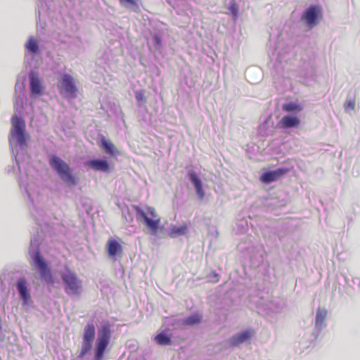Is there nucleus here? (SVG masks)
<instances>
[{"mask_svg": "<svg viewBox=\"0 0 360 360\" xmlns=\"http://www.w3.org/2000/svg\"><path fill=\"white\" fill-rule=\"evenodd\" d=\"M283 110L285 112H300L302 110V108L300 105L294 103V102H288L285 103L283 105Z\"/></svg>", "mask_w": 360, "mask_h": 360, "instance_id": "36", "label": "nucleus"}, {"mask_svg": "<svg viewBox=\"0 0 360 360\" xmlns=\"http://www.w3.org/2000/svg\"><path fill=\"white\" fill-rule=\"evenodd\" d=\"M188 178L194 186L197 195L200 199H203L205 197V191L202 187V183L201 179L198 176L197 173L194 170H190L188 172Z\"/></svg>", "mask_w": 360, "mask_h": 360, "instance_id": "21", "label": "nucleus"}, {"mask_svg": "<svg viewBox=\"0 0 360 360\" xmlns=\"http://www.w3.org/2000/svg\"><path fill=\"white\" fill-rule=\"evenodd\" d=\"M137 220H143L147 228L151 231L152 234L155 235L158 233L160 219V218H150L146 212L141 207H137Z\"/></svg>", "mask_w": 360, "mask_h": 360, "instance_id": "16", "label": "nucleus"}, {"mask_svg": "<svg viewBox=\"0 0 360 360\" xmlns=\"http://www.w3.org/2000/svg\"><path fill=\"white\" fill-rule=\"evenodd\" d=\"M108 254L110 257L116 259L117 257H121L122 255V247L118 241L115 239H110L107 245Z\"/></svg>", "mask_w": 360, "mask_h": 360, "instance_id": "23", "label": "nucleus"}, {"mask_svg": "<svg viewBox=\"0 0 360 360\" xmlns=\"http://www.w3.org/2000/svg\"><path fill=\"white\" fill-rule=\"evenodd\" d=\"M328 311L326 309H319L316 314L314 329L313 335L314 339L321 333L323 328L326 326L325 320L327 316Z\"/></svg>", "mask_w": 360, "mask_h": 360, "instance_id": "19", "label": "nucleus"}, {"mask_svg": "<svg viewBox=\"0 0 360 360\" xmlns=\"http://www.w3.org/2000/svg\"><path fill=\"white\" fill-rule=\"evenodd\" d=\"M61 280L63 283L64 291L70 297L80 296L83 292V281L72 271L65 266L64 271L60 272Z\"/></svg>", "mask_w": 360, "mask_h": 360, "instance_id": "7", "label": "nucleus"}, {"mask_svg": "<svg viewBox=\"0 0 360 360\" xmlns=\"http://www.w3.org/2000/svg\"><path fill=\"white\" fill-rule=\"evenodd\" d=\"M147 213L151 217L150 218H158L155 210L152 207H146Z\"/></svg>", "mask_w": 360, "mask_h": 360, "instance_id": "37", "label": "nucleus"}, {"mask_svg": "<svg viewBox=\"0 0 360 360\" xmlns=\"http://www.w3.org/2000/svg\"><path fill=\"white\" fill-rule=\"evenodd\" d=\"M238 251L249 262L253 269L259 267L264 262L265 251L262 245H255L250 237H245L238 244Z\"/></svg>", "mask_w": 360, "mask_h": 360, "instance_id": "4", "label": "nucleus"}, {"mask_svg": "<svg viewBox=\"0 0 360 360\" xmlns=\"http://www.w3.org/2000/svg\"><path fill=\"white\" fill-rule=\"evenodd\" d=\"M139 207L137 205H131V206H124L122 208V214L126 222L131 223L134 220V213H135L136 218L137 219V210Z\"/></svg>", "mask_w": 360, "mask_h": 360, "instance_id": "26", "label": "nucleus"}, {"mask_svg": "<svg viewBox=\"0 0 360 360\" xmlns=\"http://www.w3.org/2000/svg\"><path fill=\"white\" fill-rule=\"evenodd\" d=\"M322 18L323 7L319 4H311L304 10L301 20L311 30L319 24Z\"/></svg>", "mask_w": 360, "mask_h": 360, "instance_id": "10", "label": "nucleus"}, {"mask_svg": "<svg viewBox=\"0 0 360 360\" xmlns=\"http://www.w3.org/2000/svg\"><path fill=\"white\" fill-rule=\"evenodd\" d=\"M271 204L275 207H283L288 203V198L283 192H279L275 198L271 199Z\"/></svg>", "mask_w": 360, "mask_h": 360, "instance_id": "30", "label": "nucleus"}, {"mask_svg": "<svg viewBox=\"0 0 360 360\" xmlns=\"http://www.w3.org/2000/svg\"><path fill=\"white\" fill-rule=\"evenodd\" d=\"M135 97L139 102L144 101V93L142 91H136Z\"/></svg>", "mask_w": 360, "mask_h": 360, "instance_id": "39", "label": "nucleus"}, {"mask_svg": "<svg viewBox=\"0 0 360 360\" xmlns=\"http://www.w3.org/2000/svg\"><path fill=\"white\" fill-rule=\"evenodd\" d=\"M346 283L356 291H360V278L351 276L349 278L347 276H344Z\"/></svg>", "mask_w": 360, "mask_h": 360, "instance_id": "34", "label": "nucleus"}, {"mask_svg": "<svg viewBox=\"0 0 360 360\" xmlns=\"http://www.w3.org/2000/svg\"><path fill=\"white\" fill-rule=\"evenodd\" d=\"M18 183L20 186V188H23L25 193L27 195V198H29L32 205V210H30V214L34 218V219L36 221V224L39 226L41 227V221H44V212L43 210L39 209L34 204L33 198L32 196V193L30 191V184L25 182L22 177L20 176L18 177Z\"/></svg>", "mask_w": 360, "mask_h": 360, "instance_id": "12", "label": "nucleus"}, {"mask_svg": "<svg viewBox=\"0 0 360 360\" xmlns=\"http://www.w3.org/2000/svg\"><path fill=\"white\" fill-rule=\"evenodd\" d=\"M95 335L94 324L92 322L88 323L84 328L81 351L77 356L78 359H83L92 349Z\"/></svg>", "mask_w": 360, "mask_h": 360, "instance_id": "11", "label": "nucleus"}, {"mask_svg": "<svg viewBox=\"0 0 360 360\" xmlns=\"http://www.w3.org/2000/svg\"><path fill=\"white\" fill-rule=\"evenodd\" d=\"M25 51L35 56L40 53L39 44L37 39L33 36H30L27 42L25 44Z\"/></svg>", "mask_w": 360, "mask_h": 360, "instance_id": "24", "label": "nucleus"}, {"mask_svg": "<svg viewBox=\"0 0 360 360\" xmlns=\"http://www.w3.org/2000/svg\"><path fill=\"white\" fill-rule=\"evenodd\" d=\"M277 236H278L279 240L283 241L285 238V233L283 231H278L277 233Z\"/></svg>", "mask_w": 360, "mask_h": 360, "instance_id": "43", "label": "nucleus"}, {"mask_svg": "<svg viewBox=\"0 0 360 360\" xmlns=\"http://www.w3.org/2000/svg\"><path fill=\"white\" fill-rule=\"evenodd\" d=\"M61 84L64 90V96L66 98H75L77 97V87L73 77L69 74H64L62 76Z\"/></svg>", "mask_w": 360, "mask_h": 360, "instance_id": "15", "label": "nucleus"}, {"mask_svg": "<svg viewBox=\"0 0 360 360\" xmlns=\"http://www.w3.org/2000/svg\"><path fill=\"white\" fill-rule=\"evenodd\" d=\"M252 72H257V73H258L259 75H260V74H261V71H260V70H259V69H257V68H249V69H248V70H247V71H246V75H247L248 77H249V76H250V73H251Z\"/></svg>", "mask_w": 360, "mask_h": 360, "instance_id": "42", "label": "nucleus"}, {"mask_svg": "<svg viewBox=\"0 0 360 360\" xmlns=\"http://www.w3.org/2000/svg\"><path fill=\"white\" fill-rule=\"evenodd\" d=\"M202 316L198 314H193L185 319L178 320V323L181 326H195L200 323Z\"/></svg>", "mask_w": 360, "mask_h": 360, "instance_id": "27", "label": "nucleus"}, {"mask_svg": "<svg viewBox=\"0 0 360 360\" xmlns=\"http://www.w3.org/2000/svg\"><path fill=\"white\" fill-rule=\"evenodd\" d=\"M253 336V332L247 329L236 333L229 340V343L231 347H238L249 340Z\"/></svg>", "mask_w": 360, "mask_h": 360, "instance_id": "18", "label": "nucleus"}, {"mask_svg": "<svg viewBox=\"0 0 360 360\" xmlns=\"http://www.w3.org/2000/svg\"><path fill=\"white\" fill-rule=\"evenodd\" d=\"M15 288L23 306H29L32 302L29 284L25 277H20L15 283Z\"/></svg>", "mask_w": 360, "mask_h": 360, "instance_id": "13", "label": "nucleus"}, {"mask_svg": "<svg viewBox=\"0 0 360 360\" xmlns=\"http://www.w3.org/2000/svg\"><path fill=\"white\" fill-rule=\"evenodd\" d=\"M316 59L314 53L303 56L298 69L297 77L307 85H310L316 79Z\"/></svg>", "mask_w": 360, "mask_h": 360, "instance_id": "6", "label": "nucleus"}, {"mask_svg": "<svg viewBox=\"0 0 360 360\" xmlns=\"http://www.w3.org/2000/svg\"><path fill=\"white\" fill-rule=\"evenodd\" d=\"M292 48L283 40L273 42L269 40V56L271 61V72L275 83L284 77L285 65L293 56Z\"/></svg>", "mask_w": 360, "mask_h": 360, "instance_id": "2", "label": "nucleus"}, {"mask_svg": "<svg viewBox=\"0 0 360 360\" xmlns=\"http://www.w3.org/2000/svg\"><path fill=\"white\" fill-rule=\"evenodd\" d=\"M29 82H30V91L31 96L37 98L43 94V86L39 75L34 70H30L29 72Z\"/></svg>", "mask_w": 360, "mask_h": 360, "instance_id": "17", "label": "nucleus"}, {"mask_svg": "<svg viewBox=\"0 0 360 360\" xmlns=\"http://www.w3.org/2000/svg\"><path fill=\"white\" fill-rule=\"evenodd\" d=\"M355 105V102L354 101H349L345 103V110L350 109L354 110Z\"/></svg>", "mask_w": 360, "mask_h": 360, "instance_id": "40", "label": "nucleus"}, {"mask_svg": "<svg viewBox=\"0 0 360 360\" xmlns=\"http://www.w3.org/2000/svg\"><path fill=\"white\" fill-rule=\"evenodd\" d=\"M151 44L156 51H160L162 48V34L160 32H155L152 34Z\"/></svg>", "mask_w": 360, "mask_h": 360, "instance_id": "33", "label": "nucleus"}, {"mask_svg": "<svg viewBox=\"0 0 360 360\" xmlns=\"http://www.w3.org/2000/svg\"><path fill=\"white\" fill-rule=\"evenodd\" d=\"M49 164L65 186L72 188L78 184L79 179L73 174V169L61 158L51 155L49 157Z\"/></svg>", "mask_w": 360, "mask_h": 360, "instance_id": "5", "label": "nucleus"}, {"mask_svg": "<svg viewBox=\"0 0 360 360\" xmlns=\"http://www.w3.org/2000/svg\"><path fill=\"white\" fill-rule=\"evenodd\" d=\"M230 11L232 13L234 18H237L238 16V7L235 4H232L230 6Z\"/></svg>", "mask_w": 360, "mask_h": 360, "instance_id": "38", "label": "nucleus"}, {"mask_svg": "<svg viewBox=\"0 0 360 360\" xmlns=\"http://www.w3.org/2000/svg\"><path fill=\"white\" fill-rule=\"evenodd\" d=\"M285 302L278 297L261 298L257 302L258 312L263 315L278 314L285 307Z\"/></svg>", "mask_w": 360, "mask_h": 360, "instance_id": "8", "label": "nucleus"}, {"mask_svg": "<svg viewBox=\"0 0 360 360\" xmlns=\"http://www.w3.org/2000/svg\"><path fill=\"white\" fill-rule=\"evenodd\" d=\"M41 241L42 238L39 233L32 236L28 248V255L31 259L32 265L37 269L41 280L48 286H53L55 284V278L48 262L40 251Z\"/></svg>", "mask_w": 360, "mask_h": 360, "instance_id": "3", "label": "nucleus"}, {"mask_svg": "<svg viewBox=\"0 0 360 360\" xmlns=\"http://www.w3.org/2000/svg\"><path fill=\"white\" fill-rule=\"evenodd\" d=\"M290 172V169L286 167H281L274 170H267L260 176V181L263 184H269L279 180Z\"/></svg>", "mask_w": 360, "mask_h": 360, "instance_id": "14", "label": "nucleus"}, {"mask_svg": "<svg viewBox=\"0 0 360 360\" xmlns=\"http://www.w3.org/2000/svg\"><path fill=\"white\" fill-rule=\"evenodd\" d=\"M101 146L107 154L110 155H113L115 154L114 145L110 141L106 140L104 137H103L101 140Z\"/></svg>", "mask_w": 360, "mask_h": 360, "instance_id": "35", "label": "nucleus"}, {"mask_svg": "<svg viewBox=\"0 0 360 360\" xmlns=\"http://www.w3.org/2000/svg\"><path fill=\"white\" fill-rule=\"evenodd\" d=\"M218 274L216 272V271H212L210 275V279L212 281H214V282H216L218 281Z\"/></svg>", "mask_w": 360, "mask_h": 360, "instance_id": "41", "label": "nucleus"}, {"mask_svg": "<svg viewBox=\"0 0 360 360\" xmlns=\"http://www.w3.org/2000/svg\"><path fill=\"white\" fill-rule=\"evenodd\" d=\"M155 340L158 345L163 346L169 345L172 342L171 336L164 331L158 333L155 336Z\"/></svg>", "mask_w": 360, "mask_h": 360, "instance_id": "32", "label": "nucleus"}, {"mask_svg": "<svg viewBox=\"0 0 360 360\" xmlns=\"http://www.w3.org/2000/svg\"><path fill=\"white\" fill-rule=\"evenodd\" d=\"M26 75H18L15 85L14 110L15 115L11 117V129L8 141L11 154L14 158L18 169L21 174L22 168H25V162L29 158L27 153L29 134L26 132L25 122L22 117L28 98L25 96Z\"/></svg>", "mask_w": 360, "mask_h": 360, "instance_id": "1", "label": "nucleus"}, {"mask_svg": "<svg viewBox=\"0 0 360 360\" xmlns=\"http://www.w3.org/2000/svg\"><path fill=\"white\" fill-rule=\"evenodd\" d=\"M269 119L270 117H268L262 123L259 125L257 129V134L259 136L267 137L272 134V130L269 124Z\"/></svg>", "mask_w": 360, "mask_h": 360, "instance_id": "28", "label": "nucleus"}, {"mask_svg": "<svg viewBox=\"0 0 360 360\" xmlns=\"http://www.w3.org/2000/svg\"><path fill=\"white\" fill-rule=\"evenodd\" d=\"M249 228V224L248 219L242 218L237 219L233 230L236 234H244L245 233Z\"/></svg>", "mask_w": 360, "mask_h": 360, "instance_id": "29", "label": "nucleus"}, {"mask_svg": "<svg viewBox=\"0 0 360 360\" xmlns=\"http://www.w3.org/2000/svg\"><path fill=\"white\" fill-rule=\"evenodd\" d=\"M120 6L134 13H139L142 5L141 0H118Z\"/></svg>", "mask_w": 360, "mask_h": 360, "instance_id": "25", "label": "nucleus"}, {"mask_svg": "<svg viewBox=\"0 0 360 360\" xmlns=\"http://www.w3.org/2000/svg\"><path fill=\"white\" fill-rule=\"evenodd\" d=\"M169 234L172 238L184 236L188 231V226L186 225H182L180 226L172 225L169 226Z\"/></svg>", "mask_w": 360, "mask_h": 360, "instance_id": "31", "label": "nucleus"}, {"mask_svg": "<svg viewBox=\"0 0 360 360\" xmlns=\"http://www.w3.org/2000/svg\"><path fill=\"white\" fill-rule=\"evenodd\" d=\"M110 329L108 324L102 325L98 331L94 360H101L110 339Z\"/></svg>", "mask_w": 360, "mask_h": 360, "instance_id": "9", "label": "nucleus"}, {"mask_svg": "<svg viewBox=\"0 0 360 360\" xmlns=\"http://www.w3.org/2000/svg\"><path fill=\"white\" fill-rule=\"evenodd\" d=\"M300 124V120L297 116L286 115L278 122L277 127L283 130L297 128Z\"/></svg>", "mask_w": 360, "mask_h": 360, "instance_id": "20", "label": "nucleus"}, {"mask_svg": "<svg viewBox=\"0 0 360 360\" xmlns=\"http://www.w3.org/2000/svg\"><path fill=\"white\" fill-rule=\"evenodd\" d=\"M86 165L89 168L99 172H108L110 169V164L105 158H94L88 160Z\"/></svg>", "mask_w": 360, "mask_h": 360, "instance_id": "22", "label": "nucleus"}, {"mask_svg": "<svg viewBox=\"0 0 360 360\" xmlns=\"http://www.w3.org/2000/svg\"><path fill=\"white\" fill-rule=\"evenodd\" d=\"M14 171V169L13 168H11V169H8L7 172L8 173L11 172H13Z\"/></svg>", "mask_w": 360, "mask_h": 360, "instance_id": "44", "label": "nucleus"}]
</instances>
